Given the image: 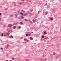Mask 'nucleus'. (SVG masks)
<instances>
[{
	"mask_svg": "<svg viewBox=\"0 0 61 61\" xmlns=\"http://www.w3.org/2000/svg\"><path fill=\"white\" fill-rule=\"evenodd\" d=\"M10 37H11L12 38H13V36H12V35L10 36Z\"/></svg>",
	"mask_w": 61,
	"mask_h": 61,
	"instance_id": "obj_1",
	"label": "nucleus"
},
{
	"mask_svg": "<svg viewBox=\"0 0 61 61\" xmlns=\"http://www.w3.org/2000/svg\"><path fill=\"white\" fill-rule=\"evenodd\" d=\"M30 39L31 40H33V38L30 37Z\"/></svg>",
	"mask_w": 61,
	"mask_h": 61,
	"instance_id": "obj_2",
	"label": "nucleus"
},
{
	"mask_svg": "<svg viewBox=\"0 0 61 61\" xmlns=\"http://www.w3.org/2000/svg\"><path fill=\"white\" fill-rule=\"evenodd\" d=\"M33 21L34 22H36V20H33Z\"/></svg>",
	"mask_w": 61,
	"mask_h": 61,
	"instance_id": "obj_3",
	"label": "nucleus"
},
{
	"mask_svg": "<svg viewBox=\"0 0 61 61\" xmlns=\"http://www.w3.org/2000/svg\"><path fill=\"white\" fill-rule=\"evenodd\" d=\"M44 34H45L46 35V32H45L44 33Z\"/></svg>",
	"mask_w": 61,
	"mask_h": 61,
	"instance_id": "obj_4",
	"label": "nucleus"
},
{
	"mask_svg": "<svg viewBox=\"0 0 61 61\" xmlns=\"http://www.w3.org/2000/svg\"><path fill=\"white\" fill-rule=\"evenodd\" d=\"M20 24H22V25H23V23L22 22H20Z\"/></svg>",
	"mask_w": 61,
	"mask_h": 61,
	"instance_id": "obj_5",
	"label": "nucleus"
},
{
	"mask_svg": "<svg viewBox=\"0 0 61 61\" xmlns=\"http://www.w3.org/2000/svg\"><path fill=\"white\" fill-rule=\"evenodd\" d=\"M51 20H53V18H51Z\"/></svg>",
	"mask_w": 61,
	"mask_h": 61,
	"instance_id": "obj_6",
	"label": "nucleus"
},
{
	"mask_svg": "<svg viewBox=\"0 0 61 61\" xmlns=\"http://www.w3.org/2000/svg\"><path fill=\"white\" fill-rule=\"evenodd\" d=\"M20 14H22V15H23V13L22 12H20Z\"/></svg>",
	"mask_w": 61,
	"mask_h": 61,
	"instance_id": "obj_7",
	"label": "nucleus"
},
{
	"mask_svg": "<svg viewBox=\"0 0 61 61\" xmlns=\"http://www.w3.org/2000/svg\"><path fill=\"white\" fill-rule=\"evenodd\" d=\"M44 38V36H42V38Z\"/></svg>",
	"mask_w": 61,
	"mask_h": 61,
	"instance_id": "obj_8",
	"label": "nucleus"
},
{
	"mask_svg": "<svg viewBox=\"0 0 61 61\" xmlns=\"http://www.w3.org/2000/svg\"><path fill=\"white\" fill-rule=\"evenodd\" d=\"M3 35H4V34H2L1 36H3Z\"/></svg>",
	"mask_w": 61,
	"mask_h": 61,
	"instance_id": "obj_9",
	"label": "nucleus"
},
{
	"mask_svg": "<svg viewBox=\"0 0 61 61\" xmlns=\"http://www.w3.org/2000/svg\"><path fill=\"white\" fill-rule=\"evenodd\" d=\"M13 28H14V29H15V26H14Z\"/></svg>",
	"mask_w": 61,
	"mask_h": 61,
	"instance_id": "obj_10",
	"label": "nucleus"
},
{
	"mask_svg": "<svg viewBox=\"0 0 61 61\" xmlns=\"http://www.w3.org/2000/svg\"><path fill=\"white\" fill-rule=\"evenodd\" d=\"M12 26V25H9V26Z\"/></svg>",
	"mask_w": 61,
	"mask_h": 61,
	"instance_id": "obj_11",
	"label": "nucleus"
},
{
	"mask_svg": "<svg viewBox=\"0 0 61 61\" xmlns=\"http://www.w3.org/2000/svg\"><path fill=\"white\" fill-rule=\"evenodd\" d=\"M47 5V3H46L45 5Z\"/></svg>",
	"mask_w": 61,
	"mask_h": 61,
	"instance_id": "obj_12",
	"label": "nucleus"
},
{
	"mask_svg": "<svg viewBox=\"0 0 61 61\" xmlns=\"http://www.w3.org/2000/svg\"><path fill=\"white\" fill-rule=\"evenodd\" d=\"M1 49L2 50H3V48H1Z\"/></svg>",
	"mask_w": 61,
	"mask_h": 61,
	"instance_id": "obj_13",
	"label": "nucleus"
},
{
	"mask_svg": "<svg viewBox=\"0 0 61 61\" xmlns=\"http://www.w3.org/2000/svg\"><path fill=\"white\" fill-rule=\"evenodd\" d=\"M26 36H28V35H27V34H26Z\"/></svg>",
	"mask_w": 61,
	"mask_h": 61,
	"instance_id": "obj_14",
	"label": "nucleus"
},
{
	"mask_svg": "<svg viewBox=\"0 0 61 61\" xmlns=\"http://www.w3.org/2000/svg\"><path fill=\"white\" fill-rule=\"evenodd\" d=\"M7 46H9V45H8Z\"/></svg>",
	"mask_w": 61,
	"mask_h": 61,
	"instance_id": "obj_15",
	"label": "nucleus"
},
{
	"mask_svg": "<svg viewBox=\"0 0 61 61\" xmlns=\"http://www.w3.org/2000/svg\"><path fill=\"white\" fill-rule=\"evenodd\" d=\"M28 41H28V40H27V42H28Z\"/></svg>",
	"mask_w": 61,
	"mask_h": 61,
	"instance_id": "obj_16",
	"label": "nucleus"
},
{
	"mask_svg": "<svg viewBox=\"0 0 61 61\" xmlns=\"http://www.w3.org/2000/svg\"><path fill=\"white\" fill-rule=\"evenodd\" d=\"M0 15H1V13H0Z\"/></svg>",
	"mask_w": 61,
	"mask_h": 61,
	"instance_id": "obj_17",
	"label": "nucleus"
},
{
	"mask_svg": "<svg viewBox=\"0 0 61 61\" xmlns=\"http://www.w3.org/2000/svg\"><path fill=\"white\" fill-rule=\"evenodd\" d=\"M19 28H20V27H19Z\"/></svg>",
	"mask_w": 61,
	"mask_h": 61,
	"instance_id": "obj_18",
	"label": "nucleus"
},
{
	"mask_svg": "<svg viewBox=\"0 0 61 61\" xmlns=\"http://www.w3.org/2000/svg\"><path fill=\"white\" fill-rule=\"evenodd\" d=\"M24 40H25V39H24Z\"/></svg>",
	"mask_w": 61,
	"mask_h": 61,
	"instance_id": "obj_19",
	"label": "nucleus"
},
{
	"mask_svg": "<svg viewBox=\"0 0 61 61\" xmlns=\"http://www.w3.org/2000/svg\"><path fill=\"white\" fill-rule=\"evenodd\" d=\"M7 35H9V34L8 33H7Z\"/></svg>",
	"mask_w": 61,
	"mask_h": 61,
	"instance_id": "obj_20",
	"label": "nucleus"
},
{
	"mask_svg": "<svg viewBox=\"0 0 61 61\" xmlns=\"http://www.w3.org/2000/svg\"><path fill=\"white\" fill-rule=\"evenodd\" d=\"M45 39H47L46 38H46H45Z\"/></svg>",
	"mask_w": 61,
	"mask_h": 61,
	"instance_id": "obj_21",
	"label": "nucleus"
},
{
	"mask_svg": "<svg viewBox=\"0 0 61 61\" xmlns=\"http://www.w3.org/2000/svg\"><path fill=\"white\" fill-rule=\"evenodd\" d=\"M22 17H21V19H22Z\"/></svg>",
	"mask_w": 61,
	"mask_h": 61,
	"instance_id": "obj_22",
	"label": "nucleus"
},
{
	"mask_svg": "<svg viewBox=\"0 0 61 61\" xmlns=\"http://www.w3.org/2000/svg\"><path fill=\"white\" fill-rule=\"evenodd\" d=\"M25 21H27V20H25Z\"/></svg>",
	"mask_w": 61,
	"mask_h": 61,
	"instance_id": "obj_23",
	"label": "nucleus"
},
{
	"mask_svg": "<svg viewBox=\"0 0 61 61\" xmlns=\"http://www.w3.org/2000/svg\"><path fill=\"white\" fill-rule=\"evenodd\" d=\"M6 61H8V60H6Z\"/></svg>",
	"mask_w": 61,
	"mask_h": 61,
	"instance_id": "obj_24",
	"label": "nucleus"
},
{
	"mask_svg": "<svg viewBox=\"0 0 61 61\" xmlns=\"http://www.w3.org/2000/svg\"><path fill=\"white\" fill-rule=\"evenodd\" d=\"M22 0V1H24V0Z\"/></svg>",
	"mask_w": 61,
	"mask_h": 61,
	"instance_id": "obj_25",
	"label": "nucleus"
},
{
	"mask_svg": "<svg viewBox=\"0 0 61 61\" xmlns=\"http://www.w3.org/2000/svg\"><path fill=\"white\" fill-rule=\"evenodd\" d=\"M20 5H21V3H20Z\"/></svg>",
	"mask_w": 61,
	"mask_h": 61,
	"instance_id": "obj_26",
	"label": "nucleus"
}]
</instances>
